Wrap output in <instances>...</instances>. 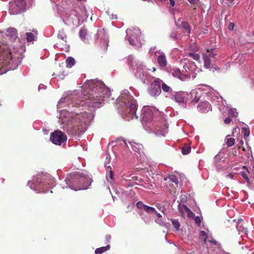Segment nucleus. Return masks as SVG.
Returning <instances> with one entry per match:
<instances>
[{"label": "nucleus", "instance_id": "obj_42", "mask_svg": "<svg viewBox=\"0 0 254 254\" xmlns=\"http://www.w3.org/2000/svg\"><path fill=\"white\" fill-rule=\"evenodd\" d=\"M234 24L233 23H230L228 25V29L230 30H232L234 28Z\"/></svg>", "mask_w": 254, "mask_h": 254}, {"label": "nucleus", "instance_id": "obj_8", "mask_svg": "<svg viewBox=\"0 0 254 254\" xmlns=\"http://www.w3.org/2000/svg\"><path fill=\"white\" fill-rule=\"evenodd\" d=\"M34 0H15V5L17 8L16 13L24 11L26 9V4L31 5Z\"/></svg>", "mask_w": 254, "mask_h": 254}, {"label": "nucleus", "instance_id": "obj_3", "mask_svg": "<svg viewBox=\"0 0 254 254\" xmlns=\"http://www.w3.org/2000/svg\"><path fill=\"white\" fill-rule=\"evenodd\" d=\"M217 55V53L213 48L207 49L203 52L202 58L205 68H213Z\"/></svg>", "mask_w": 254, "mask_h": 254}, {"label": "nucleus", "instance_id": "obj_22", "mask_svg": "<svg viewBox=\"0 0 254 254\" xmlns=\"http://www.w3.org/2000/svg\"><path fill=\"white\" fill-rule=\"evenodd\" d=\"M110 248V246L109 245L106 246V247H102L99 248H97L95 251V253L96 254H101L106 251L109 250Z\"/></svg>", "mask_w": 254, "mask_h": 254}, {"label": "nucleus", "instance_id": "obj_14", "mask_svg": "<svg viewBox=\"0 0 254 254\" xmlns=\"http://www.w3.org/2000/svg\"><path fill=\"white\" fill-rule=\"evenodd\" d=\"M197 110L202 113H206L211 110V106L207 101L201 102L197 106Z\"/></svg>", "mask_w": 254, "mask_h": 254}, {"label": "nucleus", "instance_id": "obj_37", "mask_svg": "<svg viewBox=\"0 0 254 254\" xmlns=\"http://www.w3.org/2000/svg\"><path fill=\"white\" fill-rule=\"evenodd\" d=\"M234 0H223V2L224 3L227 4L229 6L232 5L234 4Z\"/></svg>", "mask_w": 254, "mask_h": 254}, {"label": "nucleus", "instance_id": "obj_7", "mask_svg": "<svg viewBox=\"0 0 254 254\" xmlns=\"http://www.w3.org/2000/svg\"><path fill=\"white\" fill-rule=\"evenodd\" d=\"M162 80L159 78H156L151 83L149 89V94L153 96H157L161 92V85Z\"/></svg>", "mask_w": 254, "mask_h": 254}, {"label": "nucleus", "instance_id": "obj_48", "mask_svg": "<svg viewBox=\"0 0 254 254\" xmlns=\"http://www.w3.org/2000/svg\"><path fill=\"white\" fill-rule=\"evenodd\" d=\"M208 30L207 29H204V31H202V33L203 34H206V33H208Z\"/></svg>", "mask_w": 254, "mask_h": 254}, {"label": "nucleus", "instance_id": "obj_5", "mask_svg": "<svg viewBox=\"0 0 254 254\" xmlns=\"http://www.w3.org/2000/svg\"><path fill=\"white\" fill-rule=\"evenodd\" d=\"M66 136L61 131L56 130L53 132L50 136V140L56 145H60L66 141Z\"/></svg>", "mask_w": 254, "mask_h": 254}, {"label": "nucleus", "instance_id": "obj_31", "mask_svg": "<svg viewBox=\"0 0 254 254\" xmlns=\"http://www.w3.org/2000/svg\"><path fill=\"white\" fill-rule=\"evenodd\" d=\"M235 143V139L233 138H228L227 139L226 144L228 147H231L234 145Z\"/></svg>", "mask_w": 254, "mask_h": 254}, {"label": "nucleus", "instance_id": "obj_19", "mask_svg": "<svg viewBox=\"0 0 254 254\" xmlns=\"http://www.w3.org/2000/svg\"><path fill=\"white\" fill-rule=\"evenodd\" d=\"M207 237V234L204 231H201L200 232L199 239L201 242H203V245L206 244Z\"/></svg>", "mask_w": 254, "mask_h": 254}, {"label": "nucleus", "instance_id": "obj_39", "mask_svg": "<svg viewBox=\"0 0 254 254\" xmlns=\"http://www.w3.org/2000/svg\"><path fill=\"white\" fill-rule=\"evenodd\" d=\"M243 130H245V132L244 133V135L245 137H248L250 134V130L249 129H244L243 128Z\"/></svg>", "mask_w": 254, "mask_h": 254}, {"label": "nucleus", "instance_id": "obj_28", "mask_svg": "<svg viewBox=\"0 0 254 254\" xmlns=\"http://www.w3.org/2000/svg\"><path fill=\"white\" fill-rule=\"evenodd\" d=\"M161 87H162V89L163 90V91L165 92H172V89L168 85H167V84H166L165 83H164L163 81L161 83Z\"/></svg>", "mask_w": 254, "mask_h": 254}, {"label": "nucleus", "instance_id": "obj_47", "mask_svg": "<svg viewBox=\"0 0 254 254\" xmlns=\"http://www.w3.org/2000/svg\"><path fill=\"white\" fill-rule=\"evenodd\" d=\"M198 100H199L198 98H197L196 97H195L193 101L194 102L196 103V102H197L198 101Z\"/></svg>", "mask_w": 254, "mask_h": 254}, {"label": "nucleus", "instance_id": "obj_36", "mask_svg": "<svg viewBox=\"0 0 254 254\" xmlns=\"http://www.w3.org/2000/svg\"><path fill=\"white\" fill-rule=\"evenodd\" d=\"M190 55L195 60L197 61L199 59V55L195 53H190Z\"/></svg>", "mask_w": 254, "mask_h": 254}, {"label": "nucleus", "instance_id": "obj_16", "mask_svg": "<svg viewBox=\"0 0 254 254\" xmlns=\"http://www.w3.org/2000/svg\"><path fill=\"white\" fill-rule=\"evenodd\" d=\"M157 62L161 67H164L167 65V61L165 55L163 53H160L157 57Z\"/></svg>", "mask_w": 254, "mask_h": 254}, {"label": "nucleus", "instance_id": "obj_53", "mask_svg": "<svg viewBox=\"0 0 254 254\" xmlns=\"http://www.w3.org/2000/svg\"><path fill=\"white\" fill-rule=\"evenodd\" d=\"M63 75H64V76H65V75H67V73H63Z\"/></svg>", "mask_w": 254, "mask_h": 254}, {"label": "nucleus", "instance_id": "obj_4", "mask_svg": "<svg viewBox=\"0 0 254 254\" xmlns=\"http://www.w3.org/2000/svg\"><path fill=\"white\" fill-rule=\"evenodd\" d=\"M75 177L78 185L76 189H74L75 190L88 189L91 184V179L87 175L78 172L76 173Z\"/></svg>", "mask_w": 254, "mask_h": 254}, {"label": "nucleus", "instance_id": "obj_29", "mask_svg": "<svg viewBox=\"0 0 254 254\" xmlns=\"http://www.w3.org/2000/svg\"><path fill=\"white\" fill-rule=\"evenodd\" d=\"M228 115L232 117H236L238 113L236 111V109L234 108L230 109L228 112Z\"/></svg>", "mask_w": 254, "mask_h": 254}, {"label": "nucleus", "instance_id": "obj_38", "mask_svg": "<svg viewBox=\"0 0 254 254\" xmlns=\"http://www.w3.org/2000/svg\"><path fill=\"white\" fill-rule=\"evenodd\" d=\"M241 175L243 178H244L247 182H249V179L245 172H242Z\"/></svg>", "mask_w": 254, "mask_h": 254}, {"label": "nucleus", "instance_id": "obj_10", "mask_svg": "<svg viewBox=\"0 0 254 254\" xmlns=\"http://www.w3.org/2000/svg\"><path fill=\"white\" fill-rule=\"evenodd\" d=\"M153 118V113L152 110L148 108H144L142 110L141 119L142 121L149 122Z\"/></svg>", "mask_w": 254, "mask_h": 254}, {"label": "nucleus", "instance_id": "obj_51", "mask_svg": "<svg viewBox=\"0 0 254 254\" xmlns=\"http://www.w3.org/2000/svg\"><path fill=\"white\" fill-rule=\"evenodd\" d=\"M106 238H107V239H110V238H111V236H110V235L107 236H106Z\"/></svg>", "mask_w": 254, "mask_h": 254}, {"label": "nucleus", "instance_id": "obj_30", "mask_svg": "<svg viewBox=\"0 0 254 254\" xmlns=\"http://www.w3.org/2000/svg\"><path fill=\"white\" fill-rule=\"evenodd\" d=\"M27 36V40L28 42H32L35 40V36L31 32H27L26 33Z\"/></svg>", "mask_w": 254, "mask_h": 254}, {"label": "nucleus", "instance_id": "obj_9", "mask_svg": "<svg viewBox=\"0 0 254 254\" xmlns=\"http://www.w3.org/2000/svg\"><path fill=\"white\" fill-rule=\"evenodd\" d=\"M177 26L180 29H183L184 32L187 35H189L190 33L191 27L189 23L187 21H184L181 18H179L176 21Z\"/></svg>", "mask_w": 254, "mask_h": 254}, {"label": "nucleus", "instance_id": "obj_23", "mask_svg": "<svg viewBox=\"0 0 254 254\" xmlns=\"http://www.w3.org/2000/svg\"><path fill=\"white\" fill-rule=\"evenodd\" d=\"M58 37L59 39L62 40L64 42H66L67 36L63 29L59 31Z\"/></svg>", "mask_w": 254, "mask_h": 254}, {"label": "nucleus", "instance_id": "obj_32", "mask_svg": "<svg viewBox=\"0 0 254 254\" xmlns=\"http://www.w3.org/2000/svg\"><path fill=\"white\" fill-rule=\"evenodd\" d=\"M169 179L170 181H171L172 183H175V187L178 186V178L176 176H171L169 177Z\"/></svg>", "mask_w": 254, "mask_h": 254}, {"label": "nucleus", "instance_id": "obj_50", "mask_svg": "<svg viewBox=\"0 0 254 254\" xmlns=\"http://www.w3.org/2000/svg\"><path fill=\"white\" fill-rule=\"evenodd\" d=\"M193 94H195V91H192L191 92V96Z\"/></svg>", "mask_w": 254, "mask_h": 254}, {"label": "nucleus", "instance_id": "obj_15", "mask_svg": "<svg viewBox=\"0 0 254 254\" xmlns=\"http://www.w3.org/2000/svg\"><path fill=\"white\" fill-rule=\"evenodd\" d=\"M137 208L143 210L147 213H156L155 208L144 204L141 201H138L136 203Z\"/></svg>", "mask_w": 254, "mask_h": 254}, {"label": "nucleus", "instance_id": "obj_52", "mask_svg": "<svg viewBox=\"0 0 254 254\" xmlns=\"http://www.w3.org/2000/svg\"><path fill=\"white\" fill-rule=\"evenodd\" d=\"M155 70H156V68H155V67H152V71H155Z\"/></svg>", "mask_w": 254, "mask_h": 254}, {"label": "nucleus", "instance_id": "obj_17", "mask_svg": "<svg viewBox=\"0 0 254 254\" xmlns=\"http://www.w3.org/2000/svg\"><path fill=\"white\" fill-rule=\"evenodd\" d=\"M17 30L15 28H9L6 31V35L12 38H15L17 37Z\"/></svg>", "mask_w": 254, "mask_h": 254}, {"label": "nucleus", "instance_id": "obj_20", "mask_svg": "<svg viewBox=\"0 0 254 254\" xmlns=\"http://www.w3.org/2000/svg\"><path fill=\"white\" fill-rule=\"evenodd\" d=\"M65 63L67 67L71 68L75 64V61L72 57H69L66 59Z\"/></svg>", "mask_w": 254, "mask_h": 254}, {"label": "nucleus", "instance_id": "obj_6", "mask_svg": "<svg viewBox=\"0 0 254 254\" xmlns=\"http://www.w3.org/2000/svg\"><path fill=\"white\" fill-rule=\"evenodd\" d=\"M168 125L167 121L164 118H161L159 123L155 125L154 132L155 134L164 135L168 131Z\"/></svg>", "mask_w": 254, "mask_h": 254}, {"label": "nucleus", "instance_id": "obj_34", "mask_svg": "<svg viewBox=\"0 0 254 254\" xmlns=\"http://www.w3.org/2000/svg\"><path fill=\"white\" fill-rule=\"evenodd\" d=\"M107 171H109V175H107V178H108V177H109L111 180H113V172L111 170V167L109 166L107 167Z\"/></svg>", "mask_w": 254, "mask_h": 254}, {"label": "nucleus", "instance_id": "obj_26", "mask_svg": "<svg viewBox=\"0 0 254 254\" xmlns=\"http://www.w3.org/2000/svg\"><path fill=\"white\" fill-rule=\"evenodd\" d=\"M175 100L180 103H183L184 101V98L181 93H177L175 96Z\"/></svg>", "mask_w": 254, "mask_h": 254}, {"label": "nucleus", "instance_id": "obj_46", "mask_svg": "<svg viewBox=\"0 0 254 254\" xmlns=\"http://www.w3.org/2000/svg\"><path fill=\"white\" fill-rule=\"evenodd\" d=\"M210 242L213 244L214 245H217V242L215 241V240H210Z\"/></svg>", "mask_w": 254, "mask_h": 254}, {"label": "nucleus", "instance_id": "obj_27", "mask_svg": "<svg viewBox=\"0 0 254 254\" xmlns=\"http://www.w3.org/2000/svg\"><path fill=\"white\" fill-rule=\"evenodd\" d=\"M183 210L188 213V216L190 217H191L194 215V214L192 212L190 209L186 205H183Z\"/></svg>", "mask_w": 254, "mask_h": 254}, {"label": "nucleus", "instance_id": "obj_40", "mask_svg": "<svg viewBox=\"0 0 254 254\" xmlns=\"http://www.w3.org/2000/svg\"><path fill=\"white\" fill-rule=\"evenodd\" d=\"M231 121L232 119H231V118L228 117L224 120V123L225 124L228 125L231 123Z\"/></svg>", "mask_w": 254, "mask_h": 254}, {"label": "nucleus", "instance_id": "obj_54", "mask_svg": "<svg viewBox=\"0 0 254 254\" xmlns=\"http://www.w3.org/2000/svg\"><path fill=\"white\" fill-rule=\"evenodd\" d=\"M34 32H35L36 33V34H37V30H35V31H33Z\"/></svg>", "mask_w": 254, "mask_h": 254}, {"label": "nucleus", "instance_id": "obj_18", "mask_svg": "<svg viewBox=\"0 0 254 254\" xmlns=\"http://www.w3.org/2000/svg\"><path fill=\"white\" fill-rule=\"evenodd\" d=\"M236 227L239 232H246L247 230V228L244 225V222L242 219L239 220Z\"/></svg>", "mask_w": 254, "mask_h": 254}, {"label": "nucleus", "instance_id": "obj_2", "mask_svg": "<svg viewBox=\"0 0 254 254\" xmlns=\"http://www.w3.org/2000/svg\"><path fill=\"white\" fill-rule=\"evenodd\" d=\"M21 60L18 53L12 54L9 50L0 46V71L2 73L16 68Z\"/></svg>", "mask_w": 254, "mask_h": 254}, {"label": "nucleus", "instance_id": "obj_12", "mask_svg": "<svg viewBox=\"0 0 254 254\" xmlns=\"http://www.w3.org/2000/svg\"><path fill=\"white\" fill-rule=\"evenodd\" d=\"M74 120H72L70 124L68 123L66 127L67 131L69 134L71 135L78 134L80 130L79 125L74 124Z\"/></svg>", "mask_w": 254, "mask_h": 254}, {"label": "nucleus", "instance_id": "obj_55", "mask_svg": "<svg viewBox=\"0 0 254 254\" xmlns=\"http://www.w3.org/2000/svg\"><path fill=\"white\" fill-rule=\"evenodd\" d=\"M143 1H150V0H142Z\"/></svg>", "mask_w": 254, "mask_h": 254}, {"label": "nucleus", "instance_id": "obj_41", "mask_svg": "<svg viewBox=\"0 0 254 254\" xmlns=\"http://www.w3.org/2000/svg\"><path fill=\"white\" fill-rule=\"evenodd\" d=\"M189 2L192 4L195 5L197 4L198 0H188Z\"/></svg>", "mask_w": 254, "mask_h": 254}, {"label": "nucleus", "instance_id": "obj_21", "mask_svg": "<svg viewBox=\"0 0 254 254\" xmlns=\"http://www.w3.org/2000/svg\"><path fill=\"white\" fill-rule=\"evenodd\" d=\"M79 35L80 38L84 42H86L87 41V38L86 36H87V30L84 28L81 29L79 31Z\"/></svg>", "mask_w": 254, "mask_h": 254}, {"label": "nucleus", "instance_id": "obj_35", "mask_svg": "<svg viewBox=\"0 0 254 254\" xmlns=\"http://www.w3.org/2000/svg\"><path fill=\"white\" fill-rule=\"evenodd\" d=\"M194 221L198 226H199L201 222V218L199 216H195L194 218Z\"/></svg>", "mask_w": 254, "mask_h": 254}, {"label": "nucleus", "instance_id": "obj_24", "mask_svg": "<svg viewBox=\"0 0 254 254\" xmlns=\"http://www.w3.org/2000/svg\"><path fill=\"white\" fill-rule=\"evenodd\" d=\"M132 149L135 152H138L142 148L141 144H137L135 142H133L131 144Z\"/></svg>", "mask_w": 254, "mask_h": 254}, {"label": "nucleus", "instance_id": "obj_43", "mask_svg": "<svg viewBox=\"0 0 254 254\" xmlns=\"http://www.w3.org/2000/svg\"><path fill=\"white\" fill-rule=\"evenodd\" d=\"M170 4L171 6L174 7L175 5V1L174 0H169Z\"/></svg>", "mask_w": 254, "mask_h": 254}, {"label": "nucleus", "instance_id": "obj_25", "mask_svg": "<svg viewBox=\"0 0 254 254\" xmlns=\"http://www.w3.org/2000/svg\"><path fill=\"white\" fill-rule=\"evenodd\" d=\"M191 148L190 146L187 144H185L183 147L182 148V153L184 155L188 154L190 151Z\"/></svg>", "mask_w": 254, "mask_h": 254}, {"label": "nucleus", "instance_id": "obj_49", "mask_svg": "<svg viewBox=\"0 0 254 254\" xmlns=\"http://www.w3.org/2000/svg\"><path fill=\"white\" fill-rule=\"evenodd\" d=\"M155 213L156 214V215L158 218H160L162 217L161 215L159 213H157V211H156V213Z\"/></svg>", "mask_w": 254, "mask_h": 254}, {"label": "nucleus", "instance_id": "obj_1", "mask_svg": "<svg viewBox=\"0 0 254 254\" xmlns=\"http://www.w3.org/2000/svg\"><path fill=\"white\" fill-rule=\"evenodd\" d=\"M91 88H94L95 91H93L92 93L84 94L81 97V100L76 103L77 106L86 105L94 108L101 107V104L104 101V92L107 91L106 89L105 88L95 86L94 84L92 85Z\"/></svg>", "mask_w": 254, "mask_h": 254}, {"label": "nucleus", "instance_id": "obj_13", "mask_svg": "<svg viewBox=\"0 0 254 254\" xmlns=\"http://www.w3.org/2000/svg\"><path fill=\"white\" fill-rule=\"evenodd\" d=\"M129 108V113L132 115H134L135 119H137L138 117L136 115V112L137 110V105L136 101L132 98H129L128 101V105Z\"/></svg>", "mask_w": 254, "mask_h": 254}, {"label": "nucleus", "instance_id": "obj_11", "mask_svg": "<svg viewBox=\"0 0 254 254\" xmlns=\"http://www.w3.org/2000/svg\"><path fill=\"white\" fill-rule=\"evenodd\" d=\"M67 24L77 27L80 25V18L75 14H71L66 19Z\"/></svg>", "mask_w": 254, "mask_h": 254}, {"label": "nucleus", "instance_id": "obj_44", "mask_svg": "<svg viewBox=\"0 0 254 254\" xmlns=\"http://www.w3.org/2000/svg\"><path fill=\"white\" fill-rule=\"evenodd\" d=\"M128 41H129V44L130 45H135V42H134V41L133 39H132L131 38H129V40H128Z\"/></svg>", "mask_w": 254, "mask_h": 254}, {"label": "nucleus", "instance_id": "obj_45", "mask_svg": "<svg viewBox=\"0 0 254 254\" xmlns=\"http://www.w3.org/2000/svg\"><path fill=\"white\" fill-rule=\"evenodd\" d=\"M233 176H234V175H233V174H232V173H230V174H228V175L226 176V177H227V178H230V179H232L233 178Z\"/></svg>", "mask_w": 254, "mask_h": 254}, {"label": "nucleus", "instance_id": "obj_33", "mask_svg": "<svg viewBox=\"0 0 254 254\" xmlns=\"http://www.w3.org/2000/svg\"><path fill=\"white\" fill-rule=\"evenodd\" d=\"M172 223L173 224L174 227L177 230H179V228H180V223L178 221V220H176V219H173V220H172Z\"/></svg>", "mask_w": 254, "mask_h": 254}]
</instances>
